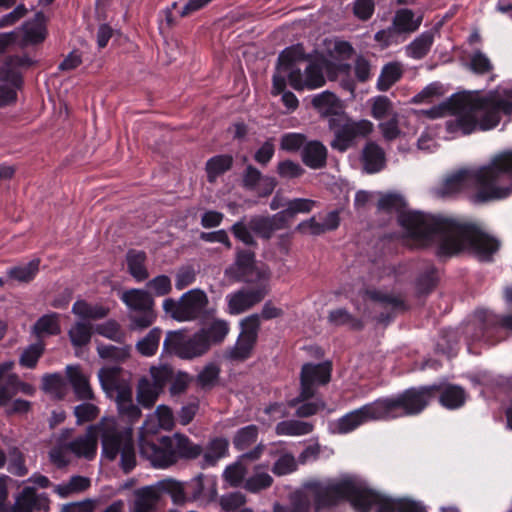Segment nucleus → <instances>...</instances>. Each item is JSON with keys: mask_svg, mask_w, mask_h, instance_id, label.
Instances as JSON below:
<instances>
[{"mask_svg": "<svg viewBox=\"0 0 512 512\" xmlns=\"http://www.w3.org/2000/svg\"><path fill=\"white\" fill-rule=\"evenodd\" d=\"M265 295L266 291L263 287L240 289L227 296L229 313L232 315L243 313L261 302Z\"/></svg>", "mask_w": 512, "mask_h": 512, "instance_id": "obj_15", "label": "nucleus"}, {"mask_svg": "<svg viewBox=\"0 0 512 512\" xmlns=\"http://www.w3.org/2000/svg\"><path fill=\"white\" fill-rule=\"evenodd\" d=\"M47 37L46 17L42 11L36 12L34 18L23 25V41L37 45Z\"/></svg>", "mask_w": 512, "mask_h": 512, "instance_id": "obj_26", "label": "nucleus"}, {"mask_svg": "<svg viewBox=\"0 0 512 512\" xmlns=\"http://www.w3.org/2000/svg\"><path fill=\"white\" fill-rule=\"evenodd\" d=\"M97 353L102 359L123 363L130 356V347H117L114 345L100 344L97 346Z\"/></svg>", "mask_w": 512, "mask_h": 512, "instance_id": "obj_55", "label": "nucleus"}, {"mask_svg": "<svg viewBox=\"0 0 512 512\" xmlns=\"http://www.w3.org/2000/svg\"><path fill=\"white\" fill-rule=\"evenodd\" d=\"M403 76L402 65L399 62L385 64L377 79L376 88L378 91L386 92Z\"/></svg>", "mask_w": 512, "mask_h": 512, "instance_id": "obj_37", "label": "nucleus"}, {"mask_svg": "<svg viewBox=\"0 0 512 512\" xmlns=\"http://www.w3.org/2000/svg\"><path fill=\"white\" fill-rule=\"evenodd\" d=\"M422 21L423 14L421 12L415 13L409 8H400L395 11L392 25L400 35H410L420 28Z\"/></svg>", "mask_w": 512, "mask_h": 512, "instance_id": "obj_23", "label": "nucleus"}, {"mask_svg": "<svg viewBox=\"0 0 512 512\" xmlns=\"http://www.w3.org/2000/svg\"><path fill=\"white\" fill-rule=\"evenodd\" d=\"M91 485L88 477L81 475L72 476L68 482L54 486V492L61 498H67L72 494L81 493L87 490Z\"/></svg>", "mask_w": 512, "mask_h": 512, "instance_id": "obj_41", "label": "nucleus"}, {"mask_svg": "<svg viewBox=\"0 0 512 512\" xmlns=\"http://www.w3.org/2000/svg\"><path fill=\"white\" fill-rule=\"evenodd\" d=\"M328 320L335 326H348L353 331H361L364 328L363 320L353 316L344 308L330 311Z\"/></svg>", "mask_w": 512, "mask_h": 512, "instance_id": "obj_42", "label": "nucleus"}, {"mask_svg": "<svg viewBox=\"0 0 512 512\" xmlns=\"http://www.w3.org/2000/svg\"><path fill=\"white\" fill-rule=\"evenodd\" d=\"M173 441L177 461L179 459L194 460L203 453L202 446L193 443L186 435L175 434Z\"/></svg>", "mask_w": 512, "mask_h": 512, "instance_id": "obj_35", "label": "nucleus"}, {"mask_svg": "<svg viewBox=\"0 0 512 512\" xmlns=\"http://www.w3.org/2000/svg\"><path fill=\"white\" fill-rule=\"evenodd\" d=\"M261 465L254 467V474L248 477L243 485V488L250 493H259L262 490L270 488L274 482L272 476L266 472H259Z\"/></svg>", "mask_w": 512, "mask_h": 512, "instance_id": "obj_48", "label": "nucleus"}, {"mask_svg": "<svg viewBox=\"0 0 512 512\" xmlns=\"http://www.w3.org/2000/svg\"><path fill=\"white\" fill-rule=\"evenodd\" d=\"M110 309L100 304L91 305L85 300H77L72 306V313L83 320H101L108 316Z\"/></svg>", "mask_w": 512, "mask_h": 512, "instance_id": "obj_38", "label": "nucleus"}, {"mask_svg": "<svg viewBox=\"0 0 512 512\" xmlns=\"http://www.w3.org/2000/svg\"><path fill=\"white\" fill-rule=\"evenodd\" d=\"M121 301L129 310L132 329L143 330L155 322L157 318L154 309L155 301L148 291L137 288L129 289L122 294Z\"/></svg>", "mask_w": 512, "mask_h": 512, "instance_id": "obj_6", "label": "nucleus"}, {"mask_svg": "<svg viewBox=\"0 0 512 512\" xmlns=\"http://www.w3.org/2000/svg\"><path fill=\"white\" fill-rule=\"evenodd\" d=\"M60 332L59 314L55 312L41 316L33 325V333L37 337L58 335Z\"/></svg>", "mask_w": 512, "mask_h": 512, "instance_id": "obj_43", "label": "nucleus"}, {"mask_svg": "<svg viewBox=\"0 0 512 512\" xmlns=\"http://www.w3.org/2000/svg\"><path fill=\"white\" fill-rule=\"evenodd\" d=\"M341 218L339 210H333L328 212L323 218L322 222H317L315 217H311L308 220L300 222L296 230L305 233L309 230V233L313 236H319L326 232L335 231L340 226Z\"/></svg>", "mask_w": 512, "mask_h": 512, "instance_id": "obj_19", "label": "nucleus"}, {"mask_svg": "<svg viewBox=\"0 0 512 512\" xmlns=\"http://www.w3.org/2000/svg\"><path fill=\"white\" fill-rule=\"evenodd\" d=\"M133 512H153L160 501L156 485L138 488L133 493Z\"/></svg>", "mask_w": 512, "mask_h": 512, "instance_id": "obj_28", "label": "nucleus"}, {"mask_svg": "<svg viewBox=\"0 0 512 512\" xmlns=\"http://www.w3.org/2000/svg\"><path fill=\"white\" fill-rule=\"evenodd\" d=\"M328 150L319 140L307 141L301 152L302 162L310 169H322L327 164Z\"/></svg>", "mask_w": 512, "mask_h": 512, "instance_id": "obj_24", "label": "nucleus"}, {"mask_svg": "<svg viewBox=\"0 0 512 512\" xmlns=\"http://www.w3.org/2000/svg\"><path fill=\"white\" fill-rule=\"evenodd\" d=\"M41 259L36 257L27 263H21L6 270L7 277L18 283H31L40 271Z\"/></svg>", "mask_w": 512, "mask_h": 512, "instance_id": "obj_30", "label": "nucleus"}, {"mask_svg": "<svg viewBox=\"0 0 512 512\" xmlns=\"http://www.w3.org/2000/svg\"><path fill=\"white\" fill-rule=\"evenodd\" d=\"M492 166V161L476 170L462 169L448 176L441 187V193L444 196H451L461 192L472 181L476 187L475 192L471 196L474 204H485L489 202L503 200L510 196L511 189L509 181H506L501 175L499 179L482 181L479 175L483 170Z\"/></svg>", "mask_w": 512, "mask_h": 512, "instance_id": "obj_5", "label": "nucleus"}, {"mask_svg": "<svg viewBox=\"0 0 512 512\" xmlns=\"http://www.w3.org/2000/svg\"><path fill=\"white\" fill-rule=\"evenodd\" d=\"M45 350L43 343H34L23 350L19 358L20 366L34 369Z\"/></svg>", "mask_w": 512, "mask_h": 512, "instance_id": "obj_59", "label": "nucleus"}, {"mask_svg": "<svg viewBox=\"0 0 512 512\" xmlns=\"http://www.w3.org/2000/svg\"><path fill=\"white\" fill-rule=\"evenodd\" d=\"M50 500L45 493L38 494L33 487H25L16 498L13 512H47Z\"/></svg>", "mask_w": 512, "mask_h": 512, "instance_id": "obj_16", "label": "nucleus"}, {"mask_svg": "<svg viewBox=\"0 0 512 512\" xmlns=\"http://www.w3.org/2000/svg\"><path fill=\"white\" fill-rule=\"evenodd\" d=\"M150 374L153 381V386L161 392L172 381L175 374L173 367L169 365L152 366L150 368Z\"/></svg>", "mask_w": 512, "mask_h": 512, "instance_id": "obj_58", "label": "nucleus"}, {"mask_svg": "<svg viewBox=\"0 0 512 512\" xmlns=\"http://www.w3.org/2000/svg\"><path fill=\"white\" fill-rule=\"evenodd\" d=\"M362 164L365 172L375 174L382 171L386 165L384 150L375 142H368L362 150Z\"/></svg>", "mask_w": 512, "mask_h": 512, "instance_id": "obj_25", "label": "nucleus"}, {"mask_svg": "<svg viewBox=\"0 0 512 512\" xmlns=\"http://www.w3.org/2000/svg\"><path fill=\"white\" fill-rule=\"evenodd\" d=\"M443 108L457 116L449 128L468 135L476 130H491L498 126L502 115H512V100L502 97L498 90H490L482 96L479 92H467L452 95Z\"/></svg>", "mask_w": 512, "mask_h": 512, "instance_id": "obj_3", "label": "nucleus"}, {"mask_svg": "<svg viewBox=\"0 0 512 512\" xmlns=\"http://www.w3.org/2000/svg\"><path fill=\"white\" fill-rule=\"evenodd\" d=\"M92 334L93 326L86 322H76L68 332L71 344L77 348L86 346L91 341Z\"/></svg>", "mask_w": 512, "mask_h": 512, "instance_id": "obj_50", "label": "nucleus"}, {"mask_svg": "<svg viewBox=\"0 0 512 512\" xmlns=\"http://www.w3.org/2000/svg\"><path fill=\"white\" fill-rule=\"evenodd\" d=\"M346 486L347 478L326 485L321 483L312 484L311 489L316 510L337 506L341 501L345 500Z\"/></svg>", "mask_w": 512, "mask_h": 512, "instance_id": "obj_12", "label": "nucleus"}, {"mask_svg": "<svg viewBox=\"0 0 512 512\" xmlns=\"http://www.w3.org/2000/svg\"><path fill=\"white\" fill-rule=\"evenodd\" d=\"M256 254L255 251L246 248H237L234 266L237 270L236 277L240 281H248V276L255 270Z\"/></svg>", "mask_w": 512, "mask_h": 512, "instance_id": "obj_33", "label": "nucleus"}, {"mask_svg": "<svg viewBox=\"0 0 512 512\" xmlns=\"http://www.w3.org/2000/svg\"><path fill=\"white\" fill-rule=\"evenodd\" d=\"M503 175L508 181L512 178V149L503 151L492 158V166L483 170L480 180L487 181L499 179Z\"/></svg>", "mask_w": 512, "mask_h": 512, "instance_id": "obj_22", "label": "nucleus"}, {"mask_svg": "<svg viewBox=\"0 0 512 512\" xmlns=\"http://www.w3.org/2000/svg\"><path fill=\"white\" fill-rule=\"evenodd\" d=\"M67 377L79 399L91 400L94 398L88 379L78 367L67 366Z\"/></svg>", "mask_w": 512, "mask_h": 512, "instance_id": "obj_36", "label": "nucleus"}, {"mask_svg": "<svg viewBox=\"0 0 512 512\" xmlns=\"http://www.w3.org/2000/svg\"><path fill=\"white\" fill-rule=\"evenodd\" d=\"M249 228L256 235L264 240H269L273 236V227L268 216L256 215L249 220Z\"/></svg>", "mask_w": 512, "mask_h": 512, "instance_id": "obj_60", "label": "nucleus"}, {"mask_svg": "<svg viewBox=\"0 0 512 512\" xmlns=\"http://www.w3.org/2000/svg\"><path fill=\"white\" fill-rule=\"evenodd\" d=\"M437 283V269L434 266H429L422 273H420L415 280L417 296H427L436 288Z\"/></svg>", "mask_w": 512, "mask_h": 512, "instance_id": "obj_45", "label": "nucleus"}, {"mask_svg": "<svg viewBox=\"0 0 512 512\" xmlns=\"http://www.w3.org/2000/svg\"><path fill=\"white\" fill-rule=\"evenodd\" d=\"M119 367L102 368L99 371V381L103 391L109 398H113L115 392L123 382L119 380Z\"/></svg>", "mask_w": 512, "mask_h": 512, "instance_id": "obj_46", "label": "nucleus"}, {"mask_svg": "<svg viewBox=\"0 0 512 512\" xmlns=\"http://www.w3.org/2000/svg\"><path fill=\"white\" fill-rule=\"evenodd\" d=\"M307 142L305 134L288 132L281 136L280 148L286 152L294 153L299 151Z\"/></svg>", "mask_w": 512, "mask_h": 512, "instance_id": "obj_62", "label": "nucleus"}, {"mask_svg": "<svg viewBox=\"0 0 512 512\" xmlns=\"http://www.w3.org/2000/svg\"><path fill=\"white\" fill-rule=\"evenodd\" d=\"M332 364L329 361L321 363H306L301 368L300 393L297 398L289 401V406L294 407L300 402L314 397L315 386L326 385L331 380Z\"/></svg>", "mask_w": 512, "mask_h": 512, "instance_id": "obj_9", "label": "nucleus"}, {"mask_svg": "<svg viewBox=\"0 0 512 512\" xmlns=\"http://www.w3.org/2000/svg\"><path fill=\"white\" fill-rule=\"evenodd\" d=\"M505 329L512 330V314L503 316L498 323H483L482 337L490 345H495L505 338Z\"/></svg>", "mask_w": 512, "mask_h": 512, "instance_id": "obj_32", "label": "nucleus"}, {"mask_svg": "<svg viewBox=\"0 0 512 512\" xmlns=\"http://www.w3.org/2000/svg\"><path fill=\"white\" fill-rule=\"evenodd\" d=\"M97 427L90 426L84 435L76 437L74 440L65 443L68 452L73 453L79 458L92 460L97 453Z\"/></svg>", "mask_w": 512, "mask_h": 512, "instance_id": "obj_17", "label": "nucleus"}, {"mask_svg": "<svg viewBox=\"0 0 512 512\" xmlns=\"http://www.w3.org/2000/svg\"><path fill=\"white\" fill-rule=\"evenodd\" d=\"M229 441L224 437L212 438L206 445L205 451L202 453L201 467H213L221 458L228 455Z\"/></svg>", "mask_w": 512, "mask_h": 512, "instance_id": "obj_29", "label": "nucleus"}, {"mask_svg": "<svg viewBox=\"0 0 512 512\" xmlns=\"http://www.w3.org/2000/svg\"><path fill=\"white\" fill-rule=\"evenodd\" d=\"M297 469V459L291 452L282 453L271 467L272 473L278 477L292 474Z\"/></svg>", "mask_w": 512, "mask_h": 512, "instance_id": "obj_56", "label": "nucleus"}, {"mask_svg": "<svg viewBox=\"0 0 512 512\" xmlns=\"http://www.w3.org/2000/svg\"><path fill=\"white\" fill-rule=\"evenodd\" d=\"M326 65L327 60L322 55L307 54L302 44L287 47L278 56V70L289 72V84L297 91L324 86Z\"/></svg>", "mask_w": 512, "mask_h": 512, "instance_id": "obj_4", "label": "nucleus"}, {"mask_svg": "<svg viewBox=\"0 0 512 512\" xmlns=\"http://www.w3.org/2000/svg\"><path fill=\"white\" fill-rule=\"evenodd\" d=\"M184 487L186 501H195L200 498L212 499L217 493L216 482L202 473L185 482Z\"/></svg>", "mask_w": 512, "mask_h": 512, "instance_id": "obj_20", "label": "nucleus"}, {"mask_svg": "<svg viewBox=\"0 0 512 512\" xmlns=\"http://www.w3.org/2000/svg\"><path fill=\"white\" fill-rule=\"evenodd\" d=\"M371 300L383 304L385 307H391V312H381L377 316L379 323L389 324L395 318V312H405L409 306L402 298L390 293H384L379 290H372L368 292Z\"/></svg>", "mask_w": 512, "mask_h": 512, "instance_id": "obj_18", "label": "nucleus"}, {"mask_svg": "<svg viewBox=\"0 0 512 512\" xmlns=\"http://www.w3.org/2000/svg\"><path fill=\"white\" fill-rule=\"evenodd\" d=\"M313 430V423L295 419L281 421L275 426V433L279 436H303Z\"/></svg>", "mask_w": 512, "mask_h": 512, "instance_id": "obj_39", "label": "nucleus"}, {"mask_svg": "<svg viewBox=\"0 0 512 512\" xmlns=\"http://www.w3.org/2000/svg\"><path fill=\"white\" fill-rule=\"evenodd\" d=\"M159 495L167 494L171 497L176 505H181L186 502L184 483L172 478L160 480L156 483Z\"/></svg>", "mask_w": 512, "mask_h": 512, "instance_id": "obj_40", "label": "nucleus"}, {"mask_svg": "<svg viewBox=\"0 0 512 512\" xmlns=\"http://www.w3.org/2000/svg\"><path fill=\"white\" fill-rule=\"evenodd\" d=\"M209 343L200 331L185 338L180 332L169 331L163 342V350L181 359H193L208 352Z\"/></svg>", "mask_w": 512, "mask_h": 512, "instance_id": "obj_8", "label": "nucleus"}, {"mask_svg": "<svg viewBox=\"0 0 512 512\" xmlns=\"http://www.w3.org/2000/svg\"><path fill=\"white\" fill-rule=\"evenodd\" d=\"M259 314H252L240 321V333L235 345L227 352V358L232 361H245L249 359L257 344L260 331Z\"/></svg>", "mask_w": 512, "mask_h": 512, "instance_id": "obj_10", "label": "nucleus"}, {"mask_svg": "<svg viewBox=\"0 0 512 512\" xmlns=\"http://www.w3.org/2000/svg\"><path fill=\"white\" fill-rule=\"evenodd\" d=\"M346 498L357 512H370L379 502L381 493L369 488L364 483L347 478Z\"/></svg>", "mask_w": 512, "mask_h": 512, "instance_id": "obj_13", "label": "nucleus"}, {"mask_svg": "<svg viewBox=\"0 0 512 512\" xmlns=\"http://www.w3.org/2000/svg\"><path fill=\"white\" fill-rule=\"evenodd\" d=\"M233 163L234 159L230 154H220L211 157L205 165L207 180L210 183H214L219 176L231 170Z\"/></svg>", "mask_w": 512, "mask_h": 512, "instance_id": "obj_34", "label": "nucleus"}, {"mask_svg": "<svg viewBox=\"0 0 512 512\" xmlns=\"http://www.w3.org/2000/svg\"><path fill=\"white\" fill-rule=\"evenodd\" d=\"M94 332L117 343H123L125 340L124 331L121 329L120 324L114 319H109L104 323L97 324L94 327Z\"/></svg>", "mask_w": 512, "mask_h": 512, "instance_id": "obj_53", "label": "nucleus"}, {"mask_svg": "<svg viewBox=\"0 0 512 512\" xmlns=\"http://www.w3.org/2000/svg\"><path fill=\"white\" fill-rule=\"evenodd\" d=\"M140 452L156 468H167L177 462L174 441L169 436H162L158 443L143 441Z\"/></svg>", "mask_w": 512, "mask_h": 512, "instance_id": "obj_11", "label": "nucleus"}, {"mask_svg": "<svg viewBox=\"0 0 512 512\" xmlns=\"http://www.w3.org/2000/svg\"><path fill=\"white\" fill-rule=\"evenodd\" d=\"M132 439L128 433L105 429L101 435L102 457L114 461L122 452V448Z\"/></svg>", "mask_w": 512, "mask_h": 512, "instance_id": "obj_21", "label": "nucleus"}, {"mask_svg": "<svg viewBox=\"0 0 512 512\" xmlns=\"http://www.w3.org/2000/svg\"><path fill=\"white\" fill-rule=\"evenodd\" d=\"M220 372V367L217 364L208 363L197 375V385L203 390L212 389L219 379Z\"/></svg>", "mask_w": 512, "mask_h": 512, "instance_id": "obj_57", "label": "nucleus"}, {"mask_svg": "<svg viewBox=\"0 0 512 512\" xmlns=\"http://www.w3.org/2000/svg\"><path fill=\"white\" fill-rule=\"evenodd\" d=\"M372 131V124L367 120L359 122H346L344 126L334 133L331 147L345 152L359 136H367Z\"/></svg>", "mask_w": 512, "mask_h": 512, "instance_id": "obj_14", "label": "nucleus"}, {"mask_svg": "<svg viewBox=\"0 0 512 512\" xmlns=\"http://www.w3.org/2000/svg\"><path fill=\"white\" fill-rule=\"evenodd\" d=\"M208 297L201 289H192L178 301L167 298L163 301V310L178 322L193 321L200 318L208 305Z\"/></svg>", "mask_w": 512, "mask_h": 512, "instance_id": "obj_7", "label": "nucleus"}, {"mask_svg": "<svg viewBox=\"0 0 512 512\" xmlns=\"http://www.w3.org/2000/svg\"><path fill=\"white\" fill-rule=\"evenodd\" d=\"M162 330L155 327L149 331V333L140 341H138L136 347L138 352L143 356H153L157 352L159 342L161 339Z\"/></svg>", "mask_w": 512, "mask_h": 512, "instance_id": "obj_54", "label": "nucleus"}, {"mask_svg": "<svg viewBox=\"0 0 512 512\" xmlns=\"http://www.w3.org/2000/svg\"><path fill=\"white\" fill-rule=\"evenodd\" d=\"M437 390L433 397L430 399H434L439 394V402L440 404L447 409H458L462 407L466 402V391L458 385L449 384L443 389L441 386L435 385ZM431 401H429L430 403Z\"/></svg>", "mask_w": 512, "mask_h": 512, "instance_id": "obj_27", "label": "nucleus"}, {"mask_svg": "<svg viewBox=\"0 0 512 512\" xmlns=\"http://www.w3.org/2000/svg\"><path fill=\"white\" fill-rule=\"evenodd\" d=\"M230 231L237 240L249 248L256 249L258 247V243L249 228V223L246 224L243 220L237 221L231 226Z\"/></svg>", "mask_w": 512, "mask_h": 512, "instance_id": "obj_61", "label": "nucleus"}, {"mask_svg": "<svg viewBox=\"0 0 512 512\" xmlns=\"http://www.w3.org/2000/svg\"><path fill=\"white\" fill-rule=\"evenodd\" d=\"M229 324L225 320L217 319L214 320L208 327L200 329L205 339L209 343V348L212 345L222 343L229 333Z\"/></svg>", "mask_w": 512, "mask_h": 512, "instance_id": "obj_44", "label": "nucleus"}, {"mask_svg": "<svg viewBox=\"0 0 512 512\" xmlns=\"http://www.w3.org/2000/svg\"><path fill=\"white\" fill-rule=\"evenodd\" d=\"M17 374H10L0 378V406L6 407L16 396Z\"/></svg>", "mask_w": 512, "mask_h": 512, "instance_id": "obj_63", "label": "nucleus"}, {"mask_svg": "<svg viewBox=\"0 0 512 512\" xmlns=\"http://www.w3.org/2000/svg\"><path fill=\"white\" fill-rule=\"evenodd\" d=\"M246 474L247 468L243 461L238 458L236 462L225 468L223 478L231 487L237 488L244 485Z\"/></svg>", "mask_w": 512, "mask_h": 512, "instance_id": "obj_52", "label": "nucleus"}, {"mask_svg": "<svg viewBox=\"0 0 512 512\" xmlns=\"http://www.w3.org/2000/svg\"><path fill=\"white\" fill-rule=\"evenodd\" d=\"M259 429L251 424L240 428L233 437L234 448L238 451H244L253 445L258 439Z\"/></svg>", "mask_w": 512, "mask_h": 512, "instance_id": "obj_49", "label": "nucleus"}, {"mask_svg": "<svg viewBox=\"0 0 512 512\" xmlns=\"http://www.w3.org/2000/svg\"><path fill=\"white\" fill-rule=\"evenodd\" d=\"M0 79L7 82L10 85L9 87L16 90H21L24 86L22 72L10 66L7 61L4 62L0 70Z\"/></svg>", "mask_w": 512, "mask_h": 512, "instance_id": "obj_64", "label": "nucleus"}, {"mask_svg": "<svg viewBox=\"0 0 512 512\" xmlns=\"http://www.w3.org/2000/svg\"><path fill=\"white\" fill-rule=\"evenodd\" d=\"M433 42V34L428 31L423 32L407 46L408 56L417 60L424 58L429 53Z\"/></svg>", "mask_w": 512, "mask_h": 512, "instance_id": "obj_47", "label": "nucleus"}, {"mask_svg": "<svg viewBox=\"0 0 512 512\" xmlns=\"http://www.w3.org/2000/svg\"><path fill=\"white\" fill-rule=\"evenodd\" d=\"M42 389L59 399H63L67 393V383L59 373L45 374L42 377Z\"/></svg>", "mask_w": 512, "mask_h": 512, "instance_id": "obj_51", "label": "nucleus"}, {"mask_svg": "<svg viewBox=\"0 0 512 512\" xmlns=\"http://www.w3.org/2000/svg\"><path fill=\"white\" fill-rule=\"evenodd\" d=\"M146 261L147 255L142 250L130 249L126 254L128 272L137 282H142L149 277Z\"/></svg>", "mask_w": 512, "mask_h": 512, "instance_id": "obj_31", "label": "nucleus"}, {"mask_svg": "<svg viewBox=\"0 0 512 512\" xmlns=\"http://www.w3.org/2000/svg\"><path fill=\"white\" fill-rule=\"evenodd\" d=\"M378 209L398 212V223L407 237L418 248H428L439 238L435 255L450 258L464 251H472L481 260L490 261L500 248V242L472 222L432 215L421 211H404L406 201L402 195L388 193L378 201Z\"/></svg>", "mask_w": 512, "mask_h": 512, "instance_id": "obj_1", "label": "nucleus"}, {"mask_svg": "<svg viewBox=\"0 0 512 512\" xmlns=\"http://www.w3.org/2000/svg\"><path fill=\"white\" fill-rule=\"evenodd\" d=\"M436 390V386L411 387L396 395L378 398L340 417L334 423L333 431L347 434L369 421H391L419 415L427 408Z\"/></svg>", "mask_w": 512, "mask_h": 512, "instance_id": "obj_2", "label": "nucleus"}]
</instances>
